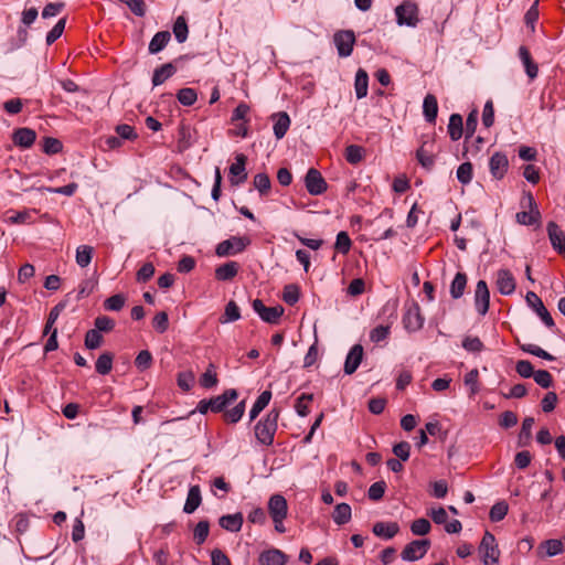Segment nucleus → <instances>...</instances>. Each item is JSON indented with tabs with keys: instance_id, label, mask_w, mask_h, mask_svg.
Listing matches in <instances>:
<instances>
[{
	"instance_id": "17",
	"label": "nucleus",
	"mask_w": 565,
	"mask_h": 565,
	"mask_svg": "<svg viewBox=\"0 0 565 565\" xmlns=\"http://www.w3.org/2000/svg\"><path fill=\"white\" fill-rule=\"evenodd\" d=\"M495 284L499 292L505 296L512 295L516 287L515 279L508 269L498 270Z\"/></svg>"
},
{
	"instance_id": "9",
	"label": "nucleus",
	"mask_w": 565,
	"mask_h": 565,
	"mask_svg": "<svg viewBox=\"0 0 565 565\" xmlns=\"http://www.w3.org/2000/svg\"><path fill=\"white\" fill-rule=\"evenodd\" d=\"M333 42L337 46L338 54L341 57H348L352 54L355 43L354 32L351 30L338 31L333 35Z\"/></svg>"
},
{
	"instance_id": "16",
	"label": "nucleus",
	"mask_w": 565,
	"mask_h": 565,
	"mask_svg": "<svg viewBox=\"0 0 565 565\" xmlns=\"http://www.w3.org/2000/svg\"><path fill=\"white\" fill-rule=\"evenodd\" d=\"M550 242L553 248L559 254L565 255V234L561 227L553 221L547 223L546 226Z\"/></svg>"
},
{
	"instance_id": "29",
	"label": "nucleus",
	"mask_w": 565,
	"mask_h": 565,
	"mask_svg": "<svg viewBox=\"0 0 565 565\" xmlns=\"http://www.w3.org/2000/svg\"><path fill=\"white\" fill-rule=\"evenodd\" d=\"M423 114L428 122L434 124L436 121L438 114V103L434 95L428 94L424 98Z\"/></svg>"
},
{
	"instance_id": "5",
	"label": "nucleus",
	"mask_w": 565,
	"mask_h": 565,
	"mask_svg": "<svg viewBox=\"0 0 565 565\" xmlns=\"http://www.w3.org/2000/svg\"><path fill=\"white\" fill-rule=\"evenodd\" d=\"M430 540H415L408 543L401 553V557L406 562H415L423 558L430 548Z\"/></svg>"
},
{
	"instance_id": "37",
	"label": "nucleus",
	"mask_w": 565,
	"mask_h": 565,
	"mask_svg": "<svg viewBox=\"0 0 565 565\" xmlns=\"http://www.w3.org/2000/svg\"><path fill=\"white\" fill-rule=\"evenodd\" d=\"M245 399L241 401L238 404H236L232 409H225L223 413V418L227 424H236L238 423L244 413H245Z\"/></svg>"
},
{
	"instance_id": "20",
	"label": "nucleus",
	"mask_w": 565,
	"mask_h": 565,
	"mask_svg": "<svg viewBox=\"0 0 565 565\" xmlns=\"http://www.w3.org/2000/svg\"><path fill=\"white\" fill-rule=\"evenodd\" d=\"M36 139V134L31 128H18L12 135L13 143L21 148H30Z\"/></svg>"
},
{
	"instance_id": "33",
	"label": "nucleus",
	"mask_w": 565,
	"mask_h": 565,
	"mask_svg": "<svg viewBox=\"0 0 565 565\" xmlns=\"http://www.w3.org/2000/svg\"><path fill=\"white\" fill-rule=\"evenodd\" d=\"M448 134L452 141H457L463 134V120L461 115L452 114L449 118Z\"/></svg>"
},
{
	"instance_id": "51",
	"label": "nucleus",
	"mask_w": 565,
	"mask_h": 565,
	"mask_svg": "<svg viewBox=\"0 0 565 565\" xmlns=\"http://www.w3.org/2000/svg\"><path fill=\"white\" fill-rule=\"evenodd\" d=\"M270 179L267 173L260 172L254 177V186L258 190L260 195H265L270 190Z\"/></svg>"
},
{
	"instance_id": "23",
	"label": "nucleus",
	"mask_w": 565,
	"mask_h": 565,
	"mask_svg": "<svg viewBox=\"0 0 565 565\" xmlns=\"http://www.w3.org/2000/svg\"><path fill=\"white\" fill-rule=\"evenodd\" d=\"M287 556L277 548L264 551L259 555L260 565H285Z\"/></svg>"
},
{
	"instance_id": "64",
	"label": "nucleus",
	"mask_w": 565,
	"mask_h": 565,
	"mask_svg": "<svg viewBox=\"0 0 565 565\" xmlns=\"http://www.w3.org/2000/svg\"><path fill=\"white\" fill-rule=\"evenodd\" d=\"M151 363L152 355L148 350L140 351L135 360L136 366L141 371L149 369L151 366Z\"/></svg>"
},
{
	"instance_id": "63",
	"label": "nucleus",
	"mask_w": 565,
	"mask_h": 565,
	"mask_svg": "<svg viewBox=\"0 0 565 565\" xmlns=\"http://www.w3.org/2000/svg\"><path fill=\"white\" fill-rule=\"evenodd\" d=\"M462 348L469 352L478 353L483 350V343L478 337H466L462 341Z\"/></svg>"
},
{
	"instance_id": "53",
	"label": "nucleus",
	"mask_w": 565,
	"mask_h": 565,
	"mask_svg": "<svg viewBox=\"0 0 565 565\" xmlns=\"http://www.w3.org/2000/svg\"><path fill=\"white\" fill-rule=\"evenodd\" d=\"M472 164L470 162L461 163L457 169V179L461 184H469L472 180Z\"/></svg>"
},
{
	"instance_id": "21",
	"label": "nucleus",
	"mask_w": 565,
	"mask_h": 565,
	"mask_svg": "<svg viewBox=\"0 0 565 565\" xmlns=\"http://www.w3.org/2000/svg\"><path fill=\"white\" fill-rule=\"evenodd\" d=\"M274 120V135L277 139H281L290 127V118L286 111H279L271 116Z\"/></svg>"
},
{
	"instance_id": "15",
	"label": "nucleus",
	"mask_w": 565,
	"mask_h": 565,
	"mask_svg": "<svg viewBox=\"0 0 565 565\" xmlns=\"http://www.w3.org/2000/svg\"><path fill=\"white\" fill-rule=\"evenodd\" d=\"M363 347L354 344L347 354L343 371L347 375L353 374L360 366L363 359Z\"/></svg>"
},
{
	"instance_id": "22",
	"label": "nucleus",
	"mask_w": 565,
	"mask_h": 565,
	"mask_svg": "<svg viewBox=\"0 0 565 565\" xmlns=\"http://www.w3.org/2000/svg\"><path fill=\"white\" fill-rule=\"evenodd\" d=\"M372 531L379 537L391 540L398 533L399 526L396 522H376Z\"/></svg>"
},
{
	"instance_id": "3",
	"label": "nucleus",
	"mask_w": 565,
	"mask_h": 565,
	"mask_svg": "<svg viewBox=\"0 0 565 565\" xmlns=\"http://www.w3.org/2000/svg\"><path fill=\"white\" fill-rule=\"evenodd\" d=\"M479 552L484 565H499L500 550L491 532L486 531L479 545Z\"/></svg>"
},
{
	"instance_id": "19",
	"label": "nucleus",
	"mask_w": 565,
	"mask_h": 565,
	"mask_svg": "<svg viewBox=\"0 0 565 565\" xmlns=\"http://www.w3.org/2000/svg\"><path fill=\"white\" fill-rule=\"evenodd\" d=\"M531 211H522L516 213V221L522 225H533L539 223L541 213L536 207V203L531 193L527 194Z\"/></svg>"
},
{
	"instance_id": "26",
	"label": "nucleus",
	"mask_w": 565,
	"mask_h": 565,
	"mask_svg": "<svg viewBox=\"0 0 565 565\" xmlns=\"http://www.w3.org/2000/svg\"><path fill=\"white\" fill-rule=\"evenodd\" d=\"M239 265L236 262H228L215 269V278L220 281L232 280L238 273Z\"/></svg>"
},
{
	"instance_id": "30",
	"label": "nucleus",
	"mask_w": 565,
	"mask_h": 565,
	"mask_svg": "<svg viewBox=\"0 0 565 565\" xmlns=\"http://www.w3.org/2000/svg\"><path fill=\"white\" fill-rule=\"evenodd\" d=\"M177 72V67L172 63H166L156 68L152 75L153 86H159L170 78Z\"/></svg>"
},
{
	"instance_id": "57",
	"label": "nucleus",
	"mask_w": 565,
	"mask_h": 565,
	"mask_svg": "<svg viewBox=\"0 0 565 565\" xmlns=\"http://www.w3.org/2000/svg\"><path fill=\"white\" fill-rule=\"evenodd\" d=\"M299 288L297 285H287L284 288L282 299L287 305H295L299 300Z\"/></svg>"
},
{
	"instance_id": "27",
	"label": "nucleus",
	"mask_w": 565,
	"mask_h": 565,
	"mask_svg": "<svg viewBox=\"0 0 565 565\" xmlns=\"http://www.w3.org/2000/svg\"><path fill=\"white\" fill-rule=\"evenodd\" d=\"M201 489L199 486H192L189 489L186 501L183 507V512L186 514L193 513L201 504Z\"/></svg>"
},
{
	"instance_id": "40",
	"label": "nucleus",
	"mask_w": 565,
	"mask_h": 565,
	"mask_svg": "<svg viewBox=\"0 0 565 565\" xmlns=\"http://www.w3.org/2000/svg\"><path fill=\"white\" fill-rule=\"evenodd\" d=\"M539 550H544L546 556L553 557L564 552L562 540L551 539L541 543Z\"/></svg>"
},
{
	"instance_id": "39",
	"label": "nucleus",
	"mask_w": 565,
	"mask_h": 565,
	"mask_svg": "<svg viewBox=\"0 0 565 565\" xmlns=\"http://www.w3.org/2000/svg\"><path fill=\"white\" fill-rule=\"evenodd\" d=\"M93 255H94V248L92 246L79 245L76 248V256H75L76 264L82 268L87 267L92 262Z\"/></svg>"
},
{
	"instance_id": "36",
	"label": "nucleus",
	"mask_w": 565,
	"mask_h": 565,
	"mask_svg": "<svg viewBox=\"0 0 565 565\" xmlns=\"http://www.w3.org/2000/svg\"><path fill=\"white\" fill-rule=\"evenodd\" d=\"M271 399V392L270 391H264L260 393V395L257 397L256 402L252 406L249 411V420H254L260 412L269 404Z\"/></svg>"
},
{
	"instance_id": "8",
	"label": "nucleus",
	"mask_w": 565,
	"mask_h": 565,
	"mask_svg": "<svg viewBox=\"0 0 565 565\" xmlns=\"http://www.w3.org/2000/svg\"><path fill=\"white\" fill-rule=\"evenodd\" d=\"M403 326L408 332H416L424 326V317L420 313L418 303L413 302L408 306L403 316Z\"/></svg>"
},
{
	"instance_id": "43",
	"label": "nucleus",
	"mask_w": 565,
	"mask_h": 565,
	"mask_svg": "<svg viewBox=\"0 0 565 565\" xmlns=\"http://www.w3.org/2000/svg\"><path fill=\"white\" fill-rule=\"evenodd\" d=\"M218 383L215 365L210 363L206 371L200 377V385L204 388H212Z\"/></svg>"
},
{
	"instance_id": "11",
	"label": "nucleus",
	"mask_w": 565,
	"mask_h": 565,
	"mask_svg": "<svg viewBox=\"0 0 565 565\" xmlns=\"http://www.w3.org/2000/svg\"><path fill=\"white\" fill-rule=\"evenodd\" d=\"M235 162L230 167V182L232 185H239L247 179L246 161L247 157L244 153H238L235 157Z\"/></svg>"
},
{
	"instance_id": "60",
	"label": "nucleus",
	"mask_w": 565,
	"mask_h": 565,
	"mask_svg": "<svg viewBox=\"0 0 565 565\" xmlns=\"http://www.w3.org/2000/svg\"><path fill=\"white\" fill-rule=\"evenodd\" d=\"M153 328L159 332L163 333L169 328V318L166 311L158 312L152 320Z\"/></svg>"
},
{
	"instance_id": "18",
	"label": "nucleus",
	"mask_w": 565,
	"mask_h": 565,
	"mask_svg": "<svg viewBox=\"0 0 565 565\" xmlns=\"http://www.w3.org/2000/svg\"><path fill=\"white\" fill-rule=\"evenodd\" d=\"M268 512L271 519L287 518L288 505L286 499L281 494H274L268 501Z\"/></svg>"
},
{
	"instance_id": "48",
	"label": "nucleus",
	"mask_w": 565,
	"mask_h": 565,
	"mask_svg": "<svg viewBox=\"0 0 565 565\" xmlns=\"http://www.w3.org/2000/svg\"><path fill=\"white\" fill-rule=\"evenodd\" d=\"M177 98L181 105L192 106L198 99V94L193 88H181L177 93Z\"/></svg>"
},
{
	"instance_id": "38",
	"label": "nucleus",
	"mask_w": 565,
	"mask_h": 565,
	"mask_svg": "<svg viewBox=\"0 0 565 565\" xmlns=\"http://www.w3.org/2000/svg\"><path fill=\"white\" fill-rule=\"evenodd\" d=\"M467 286V275L465 273H457L451 285H450V295L454 299H459L466 289Z\"/></svg>"
},
{
	"instance_id": "44",
	"label": "nucleus",
	"mask_w": 565,
	"mask_h": 565,
	"mask_svg": "<svg viewBox=\"0 0 565 565\" xmlns=\"http://www.w3.org/2000/svg\"><path fill=\"white\" fill-rule=\"evenodd\" d=\"M365 154V150L363 147L358 145H350L345 148V159L351 164L360 163Z\"/></svg>"
},
{
	"instance_id": "45",
	"label": "nucleus",
	"mask_w": 565,
	"mask_h": 565,
	"mask_svg": "<svg viewBox=\"0 0 565 565\" xmlns=\"http://www.w3.org/2000/svg\"><path fill=\"white\" fill-rule=\"evenodd\" d=\"M241 318L239 308L235 301L231 300L225 306L223 316L220 319L221 323H228L237 321Z\"/></svg>"
},
{
	"instance_id": "55",
	"label": "nucleus",
	"mask_w": 565,
	"mask_h": 565,
	"mask_svg": "<svg viewBox=\"0 0 565 565\" xmlns=\"http://www.w3.org/2000/svg\"><path fill=\"white\" fill-rule=\"evenodd\" d=\"M509 510L508 504L504 501L498 502L490 509V520L493 522H499L504 519Z\"/></svg>"
},
{
	"instance_id": "61",
	"label": "nucleus",
	"mask_w": 565,
	"mask_h": 565,
	"mask_svg": "<svg viewBox=\"0 0 565 565\" xmlns=\"http://www.w3.org/2000/svg\"><path fill=\"white\" fill-rule=\"evenodd\" d=\"M65 19H61L52 28V30L46 34V44H53L62 34L65 29Z\"/></svg>"
},
{
	"instance_id": "13",
	"label": "nucleus",
	"mask_w": 565,
	"mask_h": 565,
	"mask_svg": "<svg viewBox=\"0 0 565 565\" xmlns=\"http://www.w3.org/2000/svg\"><path fill=\"white\" fill-rule=\"evenodd\" d=\"M475 303L477 311L484 316L489 310L490 292L484 280H479L475 291Z\"/></svg>"
},
{
	"instance_id": "41",
	"label": "nucleus",
	"mask_w": 565,
	"mask_h": 565,
	"mask_svg": "<svg viewBox=\"0 0 565 565\" xmlns=\"http://www.w3.org/2000/svg\"><path fill=\"white\" fill-rule=\"evenodd\" d=\"M66 306H67V301H60L57 305H55L51 309L47 320H46V323H45V327H44V331H43L44 335L52 332V330L54 329L53 328L54 323L58 319L61 312L66 308Z\"/></svg>"
},
{
	"instance_id": "54",
	"label": "nucleus",
	"mask_w": 565,
	"mask_h": 565,
	"mask_svg": "<svg viewBox=\"0 0 565 565\" xmlns=\"http://www.w3.org/2000/svg\"><path fill=\"white\" fill-rule=\"evenodd\" d=\"M521 350L523 352H526L529 354L535 355V356L544 359V360H548V361L555 360V358L552 354H550L548 352H546L545 350H543L542 348H540L536 344H531V343L522 344Z\"/></svg>"
},
{
	"instance_id": "1",
	"label": "nucleus",
	"mask_w": 565,
	"mask_h": 565,
	"mask_svg": "<svg viewBox=\"0 0 565 565\" xmlns=\"http://www.w3.org/2000/svg\"><path fill=\"white\" fill-rule=\"evenodd\" d=\"M279 414V409L273 408L255 425V437L260 444L266 446L273 445Z\"/></svg>"
},
{
	"instance_id": "14",
	"label": "nucleus",
	"mask_w": 565,
	"mask_h": 565,
	"mask_svg": "<svg viewBox=\"0 0 565 565\" xmlns=\"http://www.w3.org/2000/svg\"><path fill=\"white\" fill-rule=\"evenodd\" d=\"M509 168V160L507 156L502 152H495L492 154V157L489 160V169L491 175L497 179L501 180L505 175Z\"/></svg>"
},
{
	"instance_id": "52",
	"label": "nucleus",
	"mask_w": 565,
	"mask_h": 565,
	"mask_svg": "<svg viewBox=\"0 0 565 565\" xmlns=\"http://www.w3.org/2000/svg\"><path fill=\"white\" fill-rule=\"evenodd\" d=\"M431 529L430 522L427 519H416L411 524V531L414 535L423 536L429 533Z\"/></svg>"
},
{
	"instance_id": "62",
	"label": "nucleus",
	"mask_w": 565,
	"mask_h": 565,
	"mask_svg": "<svg viewBox=\"0 0 565 565\" xmlns=\"http://www.w3.org/2000/svg\"><path fill=\"white\" fill-rule=\"evenodd\" d=\"M533 379L537 385L543 388H548L553 385V377L546 370H539L533 375Z\"/></svg>"
},
{
	"instance_id": "47",
	"label": "nucleus",
	"mask_w": 565,
	"mask_h": 565,
	"mask_svg": "<svg viewBox=\"0 0 565 565\" xmlns=\"http://www.w3.org/2000/svg\"><path fill=\"white\" fill-rule=\"evenodd\" d=\"M209 532H210V523H209V521H206V520L200 521L195 525L194 531H193L194 542L198 545L203 544L206 541L207 536H209Z\"/></svg>"
},
{
	"instance_id": "28",
	"label": "nucleus",
	"mask_w": 565,
	"mask_h": 565,
	"mask_svg": "<svg viewBox=\"0 0 565 565\" xmlns=\"http://www.w3.org/2000/svg\"><path fill=\"white\" fill-rule=\"evenodd\" d=\"M171 40V34L169 31H160L157 32L151 39L148 50L150 54H157L161 52L169 41Z\"/></svg>"
},
{
	"instance_id": "56",
	"label": "nucleus",
	"mask_w": 565,
	"mask_h": 565,
	"mask_svg": "<svg viewBox=\"0 0 565 565\" xmlns=\"http://www.w3.org/2000/svg\"><path fill=\"white\" fill-rule=\"evenodd\" d=\"M386 490V483L383 480L376 481L367 490V497L372 501H379L383 498Z\"/></svg>"
},
{
	"instance_id": "35",
	"label": "nucleus",
	"mask_w": 565,
	"mask_h": 565,
	"mask_svg": "<svg viewBox=\"0 0 565 565\" xmlns=\"http://www.w3.org/2000/svg\"><path fill=\"white\" fill-rule=\"evenodd\" d=\"M114 354L111 352H103L95 363V370L100 375L108 374L113 369Z\"/></svg>"
},
{
	"instance_id": "49",
	"label": "nucleus",
	"mask_w": 565,
	"mask_h": 565,
	"mask_svg": "<svg viewBox=\"0 0 565 565\" xmlns=\"http://www.w3.org/2000/svg\"><path fill=\"white\" fill-rule=\"evenodd\" d=\"M351 245H352V242H351L349 234L344 231L339 232L337 235L334 248L339 253L347 255L350 252Z\"/></svg>"
},
{
	"instance_id": "34",
	"label": "nucleus",
	"mask_w": 565,
	"mask_h": 565,
	"mask_svg": "<svg viewBox=\"0 0 565 565\" xmlns=\"http://www.w3.org/2000/svg\"><path fill=\"white\" fill-rule=\"evenodd\" d=\"M434 141H425L416 152L418 162L427 170H430L435 164V157L426 148L428 145L433 146Z\"/></svg>"
},
{
	"instance_id": "2",
	"label": "nucleus",
	"mask_w": 565,
	"mask_h": 565,
	"mask_svg": "<svg viewBox=\"0 0 565 565\" xmlns=\"http://www.w3.org/2000/svg\"><path fill=\"white\" fill-rule=\"evenodd\" d=\"M395 15L397 25L416 28L419 22L418 6L412 0H404L395 8Z\"/></svg>"
},
{
	"instance_id": "12",
	"label": "nucleus",
	"mask_w": 565,
	"mask_h": 565,
	"mask_svg": "<svg viewBox=\"0 0 565 565\" xmlns=\"http://www.w3.org/2000/svg\"><path fill=\"white\" fill-rule=\"evenodd\" d=\"M238 394L235 388H228L224 391L221 395L214 396L209 399V404L211 405V412L221 413L225 412L226 407L236 401Z\"/></svg>"
},
{
	"instance_id": "24",
	"label": "nucleus",
	"mask_w": 565,
	"mask_h": 565,
	"mask_svg": "<svg viewBox=\"0 0 565 565\" xmlns=\"http://www.w3.org/2000/svg\"><path fill=\"white\" fill-rule=\"evenodd\" d=\"M519 57L525 68V73L530 79H534L537 76L539 67L537 64L532 60L531 53L525 46L519 47Z\"/></svg>"
},
{
	"instance_id": "50",
	"label": "nucleus",
	"mask_w": 565,
	"mask_h": 565,
	"mask_svg": "<svg viewBox=\"0 0 565 565\" xmlns=\"http://www.w3.org/2000/svg\"><path fill=\"white\" fill-rule=\"evenodd\" d=\"M85 347L88 350H95L98 349L103 343V335L98 330L90 329L85 334Z\"/></svg>"
},
{
	"instance_id": "7",
	"label": "nucleus",
	"mask_w": 565,
	"mask_h": 565,
	"mask_svg": "<svg viewBox=\"0 0 565 565\" xmlns=\"http://www.w3.org/2000/svg\"><path fill=\"white\" fill-rule=\"evenodd\" d=\"M305 186L309 194L311 195H320L324 193L328 189V184L320 173L315 168H310L305 175Z\"/></svg>"
},
{
	"instance_id": "25",
	"label": "nucleus",
	"mask_w": 565,
	"mask_h": 565,
	"mask_svg": "<svg viewBox=\"0 0 565 565\" xmlns=\"http://www.w3.org/2000/svg\"><path fill=\"white\" fill-rule=\"evenodd\" d=\"M218 523L222 529L228 532H238L243 525V514L238 512L223 515L220 518Z\"/></svg>"
},
{
	"instance_id": "46",
	"label": "nucleus",
	"mask_w": 565,
	"mask_h": 565,
	"mask_svg": "<svg viewBox=\"0 0 565 565\" xmlns=\"http://www.w3.org/2000/svg\"><path fill=\"white\" fill-rule=\"evenodd\" d=\"M173 34L179 43H183L188 39L189 29L184 17L177 18L173 24Z\"/></svg>"
},
{
	"instance_id": "6",
	"label": "nucleus",
	"mask_w": 565,
	"mask_h": 565,
	"mask_svg": "<svg viewBox=\"0 0 565 565\" xmlns=\"http://www.w3.org/2000/svg\"><path fill=\"white\" fill-rule=\"evenodd\" d=\"M252 306L259 318L270 324H276L284 313V308L281 306L266 307L260 299H255Z\"/></svg>"
},
{
	"instance_id": "59",
	"label": "nucleus",
	"mask_w": 565,
	"mask_h": 565,
	"mask_svg": "<svg viewBox=\"0 0 565 565\" xmlns=\"http://www.w3.org/2000/svg\"><path fill=\"white\" fill-rule=\"evenodd\" d=\"M313 395L312 394H301L296 402L295 408L299 416L306 417L309 414V406L308 402L312 401Z\"/></svg>"
},
{
	"instance_id": "32",
	"label": "nucleus",
	"mask_w": 565,
	"mask_h": 565,
	"mask_svg": "<svg viewBox=\"0 0 565 565\" xmlns=\"http://www.w3.org/2000/svg\"><path fill=\"white\" fill-rule=\"evenodd\" d=\"M369 75L363 68H359L355 74L354 89L358 99L367 95Z\"/></svg>"
},
{
	"instance_id": "42",
	"label": "nucleus",
	"mask_w": 565,
	"mask_h": 565,
	"mask_svg": "<svg viewBox=\"0 0 565 565\" xmlns=\"http://www.w3.org/2000/svg\"><path fill=\"white\" fill-rule=\"evenodd\" d=\"M534 425L533 417H525L522 423L521 431L519 434L518 444L519 446H527L532 438V427Z\"/></svg>"
},
{
	"instance_id": "10",
	"label": "nucleus",
	"mask_w": 565,
	"mask_h": 565,
	"mask_svg": "<svg viewBox=\"0 0 565 565\" xmlns=\"http://www.w3.org/2000/svg\"><path fill=\"white\" fill-rule=\"evenodd\" d=\"M525 300L527 306L533 309V311L541 318L547 328L555 326L551 313L545 308L542 299L534 291H527Z\"/></svg>"
},
{
	"instance_id": "4",
	"label": "nucleus",
	"mask_w": 565,
	"mask_h": 565,
	"mask_svg": "<svg viewBox=\"0 0 565 565\" xmlns=\"http://www.w3.org/2000/svg\"><path fill=\"white\" fill-rule=\"evenodd\" d=\"M250 244L248 237L232 236L228 239L221 242L215 249V253L220 257L235 255L243 252Z\"/></svg>"
},
{
	"instance_id": "58",
	"label": "nucleus",
	"mask_w": 565,
	"mask_h": 565,
	"mask_svg": "<svg viewBox=\"0 0 565 565\" xmlns=\"http://www.w3.org/2000/svg\"><path fill=\"white\" fill-rule=\"evenodd\" d=\"M126 298L120 295H114L104 301V307L109 311H119L125 306Z\"/></svg>"
},
{
	"instance_id": "31",
	"label": "nucleus",
	"mask_w": 565,
	"mask_h": 565,
	"mask_svg": "<svg viewBox=\"0 0 565 565\" xmlns=\"http://www.w3.org/2000/svg\"><path fill=\"white\" fill-rule=\"evenodd\" d=\"M352 516L351 507L348 503H339L334 507V511L332 513V520L337 525L347 524Z\"/></svg>"
}]
</instances>
